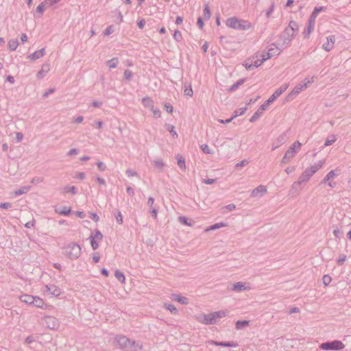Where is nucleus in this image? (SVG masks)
I'll return each instance as SVG.
<instances>
[{
	"label": "nucleus",
	"mask_w": 351,
	"mask_h": 351,
	"mask_svg": "<svg viewBox=\"0 0 351 351\" xmlns=\"http://www.w3.org/2000/svg\"><path fill=\"white\" fill-rule=\"evenodd\" d=\"M335 176H336V174L335 173V171L331 170L327 173V175L325 176V178H324V180H322V182H326L327 181H329L330 180L333 179L335 177Z\"/></svg>",
	"instance_id": "40"
},
{
	"label": "nucleus",
	"mask_w": 351,
	"mask_h": 351,
	"mask_svg": "<svg viewBox=\"0 0 351 351\" xmlns=\"http://www.w3.org/2000/svg\"><path fill=\"white\" fill-rule=\"evenodd\" d=\"M120 349L127 351H138L142 349V345L138 342L131 341L126 336L119 335L114 337Z\"/></svg>",
	"instance_id": "1"
},
{
	"label": "nucleus",
	"mask_w": 351,
	"mask_h": 351,
	"mask_svg": "<svg viewBox=\"0 0 351 351\" xmlns=\"http://www.w3.org/2000/svg\"><path fill=\"white\" fill-rule=\"evenodd\" d=\"M310 172L311 171L308 169H306L302 175L299 177L298 180L295 182V186H300L301 184L308 182L311 177L313 176V174H311Z\"/></svg>",
	"instance_id": "10"
},
{
	"label": "nucleus",
	"mask_w": 351,
	"mask_h": 351,
	"mask_svg": "<svg viewBox=\"0 0 351 351\" xmlns=\"http://www.w3.org/2000/svg\"><path fill=\"white\" fill-rule=\"evenodd\" d=\"M34 297L33 295L25 294L21 296V300L23 302L32 304L34 302Z\"/></svg>",
	"instance_id": "26"
},
{
	"label": "nucleus",
	"mask_w": 351,
	"mask_h": 351,
	"mask_svg": "<svg viewBox=\"0 0 351 351\" xmlns=\"http://www.w3.org/2000/svg\"><path fill=\"white\" fill-rule=\"evenodd\" d=\"M324 10V7L320 6V7H315L311 14L313 15L317 16L318 14Z\"/></svg>",
	"instance_id": "60"
},
{
	"label": "nucleus",
	"mask_w": 351,
	"mask_h": 351,
	"mask_svg": "<svg viewBox=\"0 0 351 351\" xmlns=\"http://www.w3.org/2000/svg\"><path fill=\"white\" fill-rule=\"evenodd\" d=\"M29 189H30V186H23L21 189L15 191H14V194H15L16 196H19V195H21L22 194L27 193Z\"/></svg>",
	"instance_id": "36"
},
{
	"label": "nucleus",
	"mask_w": 351,
	"mask_h": 351,
	"mask_svg": "<svg viewBox=\"0 0 351 351\" xmlns=\"http://www.w3.org/2000/svg\"><path fill=\"white\" fill-rule=\"evenodd\" d=\"M252 27L250 22L245 20L239 19V23H237V27H236V29L239 30H247L250 29Z\"/></svg>",
	"instance_id": "14"
},
{
	"label": "nucleus",
	"mask_w": 351,
	"mask_h": 351,
	"mask_svg": "<svg viewBox=\"0 0 351 351\" xmlns=\"http://www.w3.org/2000/svg\"><path fill=\"white\" fill-rule=\"evenodd\" d=\"M44 55H45V49L43 48V49L36 51L33 53L30 54L29 56V58H31L32 60H36L37 59L40 58Z\"/></svg>",
	"instance_id": "22"
},
{
	"label": "nucleus",
	"mask_w": 351,
	"mask_h": 351,
	"mask_svg": "<svg viewBox=\"0 0 351 351\" xmlns=\"http://www.w3.org/2000/svg\"><path fill=\"white\" fill-rule=\"evenodd\" d=\"M201 149L203 151V152L205 153V154H213V152L209 148L208 145H206V144L202 145H201Z\"/></svg>",
	"instance_id": "54"
},
{
	"label": "nucleus",
	"mask_w": 351,
	"mask_h": 351,
	"mask_svg": "<svg viewBox=\"0 0 351 351\" xmlns=\"http://www.w3.org/2000/svg\"><path fill=\"white\" fill-rule=\"evenodd\" d=\"M247 289L245 283L242 282H238L233 285V287L232 289V291L236 292H239L243 290Z\"/></svg>",
	"instance_id": "24"
},
{
	"label": "nucleus",
	"mask_w": 351,
	"mask_h": 351,
	"mask_svg": "<svg viewBox=\"0 0 351 351\" xmlns=\"http://www.w3.org/2000/svg\"><path fill=\"white\" fill-rule=\"evenodd\" d=\"M19 41L16 39H12L8 42V48L11 51H14L16 49L17 47L19 46Z\"/></svg>",
	"instance_id": "30"
},
{
	"label": "nucleus",
	"mask_w": 351,
	"mask_h": 351,
	"mask_svg": "<svg viewBox=\"0 0 351 351\" xmlns=\"http://www.w3.org/2000/svg\"><path fill=\"white\" fill-rule=\"evenodd\" d=\"M176 158L178 159V165L179 166V167L182 169L185 170L186 169L185 160L180 155H178Z\"/></svg>",
	"instance_id": "37"
},
{
	"label": "nucleus",
	"mask_w": 351,
	"mask_h": 351,
	"mask_svg": "<svg viewBox=\"0 0 351 351\" xmlns=\"http://www.w3.org/2000/svg\"><path fill=\"white\" fill-rule=\"evenodd\" d=\"M114 31V28L113 25H109L104 32V36H109L112 34Z\"/></svg>",
	"instance_id": "52"
},
{
	"label": "nucleus",
	"mask_w": 351,
	"mask_h": 351,
	"mask_svg": "<svg viewBox=\"0 0 351 351\" xmlns=\"http://www.w3.org/2000/svg\"><path fill=\"white\" fill-rule=\"evenodd\" d=\"M142 102L145 107L149 108L150 109L154 107V102L149 97H144Z\"/></svg>",
	"instance_id": "32"
},
{
	"label": "nucleus",
	"mask_w": 351,
	"mask_h": 351,
	"mask_svg": "<svg viewBox=\"0 0 351 351\" xmlns=\"http://www.w3.org/2000/svg\"><path fill=\"white\" fill-rule=\"evenodd\" d=\"M335 43V36L334 35H330L326 37V41L323 43L322 47L326 51H331Z\"/></svg>",
	"instance_id": "8"
},
{
	"label": "nucleus",
	"mask_w": 351,
	"mask_h": 351,
	"mask_svg": "<svg viewBox=\"0 0 351 351\" xmlns=\"http://www.w3.org/2000/svg\"><path fill=\"white\" fill-rule=\"evenodd\" d=\"M267 192V188L264 185H259L258 187L252 190L251 197H261Z\"/></svg>",
	"instance_id": "11"
},
{
	"label": "nucleus",
	"mask_w": 351,
	"mask_h": 351,
	"mask_svg": "<svg viewBox=\"0 0 351 351\" xmlns=\"http://www.w3.org/2000/svg\"><path fill=\"white\" fill-rule=\"evenodd\" d=\"M64 254L71 260H75L81 255V247L76 243H71L64 247Z\"/></svg>",
	"instance_id": "2"
},
{
	"label": "nucleus",
	"mask_w": 351,
	"mask_h": 351,
	"mask_svg": "<svg viewBox=\"0 0 351 351\" xmlns=\"http://www.w3.org/2000/svg\"><path fill=\"white\" fill-rule=\"evenodd\" d=\"M239 23V19L237 17H230L226 20V25L229 27L233 28L236 29V27H237V23Z\"/></svg>",
	"instance_id": "20"
},
{
	"label": "nucleus",
	"mask_w": 351,
	"mask_h": 351,
	"mask_svg": "<svg viewBox=\"0 0 351 351\" xmlns=\"http://www.w3.org/2000/svg\"><path fill=\"white\" fill-rule=\"evenodd\" d=\"M55 211L56 213H58L62 215H68L71 213V209L70 207L68 208L66 206H62L60 208H56L55 209Z\"/></svg>",
	"instance_id": "23"
},
{
	"label": "nucleus",
	"mask_w": 351,
	"mask_h": 351,
	"mask_svg": "<svg viewBox=\"0 0 351 351\" xmlns=\"http://www.w3.org/2000/svg\"><path fill=\"white\" fill-rule=\"evenodd\" d=\"M337 140V138L335 135H332L330 137L328 138L324 143V146L327 147L330 145H332L333 143H335Z\"/></svg>",
	"instance_id": "44"
},
{
	"label": "nucleus",
	"mask_w": 351,
	"mask_h": 351,
	"mask_svg": "<svg viewBox=\"0 0 351 351\" xmlns=\"http://www.w3.org/2000/svg\"><path fill=\"white\" fill-rule=\"evenodd\" d=\"M344 348L345 345L339 340L328 341L319 345V348L323 350H341Z\"/></svg>",
	"instance_id": "3"
},
{
	"label": "nucleus",
	"mask_w": 351,
	"mask_h": 351,
	"mask_svg": "<svg viewBox=\"0 0 351 351\" xmlns=\"http://www.w3.org/2000/svg\"><path fill=\"white\" fill-rule=\"evenodd\" d=\"M43 324L49 329H56L59 326L58 319L52 316H45L43 317Z\"/></svg>",
	"instance_id": "6"
},
{
	"label": "nucleus",
	"mask_w": 351,
	"mask_h": 351,
	"mask_svg": "<svg viewBox=\"0 0 351 351\" xmlns=\"http://www.w3.org/2000/svg\"><path fill=\"white\" fill-rule=\"evenodd\" d=\"M306 88V85L302 84V83L298 84L295 88L291 91V93L287 96V100H291L295 96H297L300 92L304 90Z\"/></svg>",
	"instance_id": "9"
},
{
	"label": "nucleus",
	"mask_w": 351,
	"mask_h": 351,
	"mask_svg": "<svg viewBox=\"0 0 351 351\" xmlns=\"http://www.w3.org/2000/svg\"><path fill=\"white\" fill-rule=\"evenodd\" d=\"M208 343L211 345H215V346H224V347H232L235 348L238 345L237 343H234V341H216L211 340L208 341Z\"/></svg>",
	"instance_id": "16"
},
{
	"label": "nucleus",
	"mask_w": 351,
	"mask_h": 351,
	"mask_svg": "<svg viewBox=\"0 0 351 351\" xmlns=\"http://www.w3.org/2000/svg\"><path fill=\"white\" fill-rule=\"evenodd\" d=\"M346 260V256L345 254H340L339 257V258L337 260V264L339 265H342L344 263Z\"/></svg>",
	"instance_id": "59"
},
{
	"label": "nucleus",
	"mask_w": 351,
	"mask_h": 351,
	"mask_svg": "<svg viewBox=\"0 0 351 351\" xmlns=\"http://www.w3.org/2000/svg\"><path fill=\"white\" fill-rule=\"evenodd\" d=\"M245 82V78H242L239 80L236 83L232 85L229 88V92H233L236 89H237L241 85H242Z\"/></svg>",
	"instance_id": "25"
},
{
	"label": "nucleus",
	"mask_w": 351,
	"mask_h": 351,
	"mask_svg": "<svg viewBox=\"0 0 351 351\" xmlns=\"http://www.w3.org/2000/svg\"><path fill=\"white\" fill-rule=\"evenodd\" d=\"M114 217L119 224L123 223V216L119 210H117L116 213H114Z\"/></svg>",
	"instance_id": "49"
},
{
	"label": "nucleus",
	"mask_w": 351,
	"mask_h": 351,
	"mask_svg": "<svg viewBox=\"0 0 351 351\" xmlns=\"http://www.w3.org/2000/svg\"><path fill=\"white\" fill-rule=\"evenodd\" d=\"M90 238H94L95 240H101L103 235L99 230H96L94 234H91Z\"/></svg>",
	"instance_id": "41"
},
{
	"label": "nucleus",
	"mask_w": 351,
	"mask_h": 351,
	"mask_svg": "<svg viewBox=\"0 0 351 351\" xmlns=\"http://www.w3.org/2000/svg\"><path fill=\"white\" fill-rule=\"evenodd\" d=\"M46 3H45V1L40 3L38 7L36 8V12H38L40 13V14H43L44 10H45V6Z\"/></svg>",
	"instance_id": "50"
},
{
	"label": "nucleus",
	"mask_w": 351,
	"mask_h": 351,
	"mask_svg": "<svg viewBox=\"0 0 351 351\" xmlns=\"http://www.w3.org/2000/svg\"><path fill=\"white\" fill-rule=\"evenodd\" d=\"M90 241V245L92 248L95 250L99 247V245L96 240L94 239V238H89Z\"/></svg>",
	"instance_id": "61"
},
{
	"label": "nucleus",
	"mask_w": 351,
	"mask_h": 351,
	"mask_svg": "<svg viewBox=\"0 0 351 351\" xmlns=\"http://www.w3.org/2000/svg\"><path fill=\"white\" fill-rule=\"evenodd\" d=\"M178 221L184 225L191 226L193 225L191 220H189L187 217L184 216H180L178 217Z\"/></svg>",
	"instance_id": "34"
},
{
	"label": "nucleus",
	"mask_w": 351,
	"mask_h": 351,
	"mask_svg": "<svg viewBox=\"0 0 351 351\" xmlns=\"http://www.w3.org/2000/svg\"><path fill=\"white\" fill-rule=\"evenodd\" d=\"M118 63H119V60L117 58H113L111 60H108L106 62V64L110 69L116 68L117 66Z\"/></svg>",
	"instance_id": "27"
},
{
	"label": "nucleus",
	"mask_w": 351,
	"mask_h": 351,
	"mask_svg": "<svg viewBox=\"0 0 351 351\" xmlns=\"http://www.w3.org/2000/svg\"><path fill=\"white\" fill-rule=\"evenodd\" d=\"M267 108L263 104L254 113L250 119V121L254 123L258 120V119L263 114V112Z\"/></svg>",
	"instance_id": "13"
},
{
	"label": "nucleus",
	"mask_w": 351,
	"mask_h": 351,
	"mask_svg": "<svg viewBox=\"0 0 351 351\" xmlns=\"http://www.w3.org/2000/svg\"><path fill=\"white\" fill-rule=\"evenodd\" d=\"M288 86L287 84L285 85H283L281 87H280L278 89H277L270 97L269 98L266 100L263 104L267 107L268 108V106L270 105V104H271L272 102H274L282 93H284L287 88Z\"/></svg>",
	"instance_id": "5"
},
{
	"label": "nucleus",
	"mask_w": 351,
	"mask_h": 351,
	"mask_svg": "<svg viewBox=\"0 0 351 351\" xmlns=\"http://www.w3.org/2000/svg\"><path fill=\"white\" fill-rule=\"evenodd\" d=\"M248 324H249V321H246V320L241 321V320H239V321H237L236 322L235 326H236V328L237 330H241L244 327L248 326Z\"/></svg>",
	"instance_id": "31"
},
{
	"label": "nucleus",
	"mask_w": 351,
	"mask_h": 351,
	"mask_svg": "<svg viewBox=\"0 0 351 351\" xmlns=\"http://www.w3.org/2000/svg\"><path fill=\"white\" fill-rule=\"evenodd\" d=\"M322 280L324 285L327 286L330 283L332 278L329 275H324Z\"/></svg>",
	"instance_id": "56"
},
{
	"label": "nucleus",
	"mask_w": 351,
	"mask_h": 351,
	"mask_svg": "<svg viewBox=\"0 0 351 351\" xmlns=\"http://www.w3.org/2000/svg\"><path fill=\"white\" fill-rule=\"evenodd\" d=\"M284 49L283 48L278 47V43L277 45L272 43L269 45L268 48V51L267 52V59H269L274 56H278L280 54V51Z\"/></svg>",
	"instance_id": "7"
},
{
	"label": "nucleus",
	"mask_w": 351,
	"mask_h": 351,
	"mask_svg": "<svg viewBox=\"0 0 351 351\" xmlns=\"http://www.w3.org/2000/svg\"><path fill=\"white\" fill-rule=\"evenodd\" d=\"M65 191L66 192H70V193H71L73 195L76 194L77 192V188L75 186H67L65 188Z\"/></svg>",
	"instance_id": "57"
},
{
	"label": "nucleus",
	"mask_w": 351,
	"mask_h": 351,
	"mask_svg": "<svg viewBox=\"0 0 351 351\" xmlns=\"http://www.w3.org/2000/svg\"><path fill=\"white\" fill-rule=\"evenodd\" d=\"M294 35L292 33H287V29H285L283 32L280 36V40L278 41V47L285 49L288 47L291 40L293 38Z\"/></svg>",
	"instance_id": "4"
},
{
	"label": "nucleus",
	"mask_w": 351,
	"mask_h": 351,
	"mask_svg": "<svg viewBox=\"0 0 351 351\" xmlns=\"http://www.w3.org/2000/svg\"><path fill=\"white\" fill-rule=\"evenodd\" d=\"M210 16H211V14H210L209 7L206 4V5H205L204 8V17L205 19L208 20L210 18Z\"/></svg>",
	"instance_id": "45"
},
{
	"label": "nucleus",
	"mask_w": 351,
	"mask_h": 351,
	"mask_svg": "<svg viewBox=\"0 0 351 351\" xmlns=\"http://www.w3.org/2000/svg\"><path fill=\"white\" fill-rule=\"evenodd\" d=\"M168 130L169 131V132L173 137H176V138L178 137V134L175 130L174 126L169 125Z\"/></svg>",
	"instance_id": "62"
},
{
	"label": "nucleus",
	"mask_w": 351,
	"mask_h": 351,
	"mask_svg": "<svg viewBox=\"0 0 351 351\" xmlns=\"http://www.w3.org/2000/svg\"><path fill=\"white\" fill-rule=\"evenodd\" d=\"M43 300L39 297H34V302L32 303V305L36 307L43 308L44 305Z\"/></svg>",
	"instance_id": "29"
},
{
	"label": "nucleus",
	"mask_w": 351,
	"mask_h": 351,
	"mask_svg": "<svg viewBox=\"0 0 351 351\" xmlns=\"http://www.w3.org/2000/svg\"><path fill=\"white\" fill-rule=\"evenodd\" d=\"M296 153L294 152V151L290 150L288 149V150L285 152V158H288L289 160H291L292 158L295 156Z\"/></svg>",
	"instance_id": "58"
},
{
	"label": "nucleus",
	"mask_w": 351,
	"mask_h": 351,
	"mask_svg": "<svg viewBox=\"0 0 351 351\" xmlns=\"http://www.w3.org/2000/svg\"><path fill=\"white\" fill-rule=\"evenodd\" d=\"M114 276L119 281H120L122 283L125 282V275L123 274V273H122L119 270H116L115 273H114Z\"/></svg>",
	"instance_id": "35"
},
{
	"label": "nucleus",
	"mask_w": 351,
	"mask_h": 351,
	"mask_svg": "<svg viewBox=\"0 0 351 351\" xmlns=\"http://www.w3.org/2000/svg\"><path fill=\"white\" fill-rule=\"evenodd\" d=\"M164 306L165 308L169 310L172 314H176L178 313V310L173 304L165 303Z\"/></svg>",
	"instance_id": "38"
},
{
	"label": "nucleus",
	"mask_w": 351,
	"mask_h": 351,
	"mask_svg": "<svg viewBox=\"0 0 351 351\" xmlns=\"http://www.w3.org/2000/svg\"><path fill=\"white\" fill-rule=\"evenodd\" d=\"M298 23L294 21H291L289 23V25L287 27L285 28L287 29V33H292L294 35L295 31L298 30Z\"/></svg>",
	"instance_id": "21"
},
{
	"label": "nucleus",
	"mask_w": 351,
	"mask_h": 351,
	"mask_svg": "<svg viewBox=\"0 0 351 351\" xmlns=\"http://www.w3.org/2000/svg\"><path fill=\"white\" fill-rule=\"evenodd\" d=\"M184 95L189 97H192L193 91L191 84L184 83Z\"/></svg>",
	"instance_id": "28"
},
{
	"label": "nucleus",
	"mask_w": 351,
	"mask_h": 351,
	"mask_svg": "<svg viewBox=\"0 0 351 351\" xmlns=\"http://www.w3.org/2000/svg\"><path fill=\"white\" fill-rule=\"evenodd\" d=\"M266 60H267L264 55H262V59L261 60H256L254 62L253 64H254V68H257L259 66H261L263 62H265Z\"/></svg>",
	"instance_id": "48"
},
{
	"label": "nucleus",
	"mask_w": 351,
	"mask_h": 351,
	"mask_svg": "<svg viewBox=\"0 0 351 351\" xmlns=\"http://www.w3.org/2000/svg\"><path fill=\"white\" fill-rule=\"evenodd\" d=\"M298 188H299V186H295V182H293L292 186H291V189L289 191V193L292 196L296 195L297 191H298Z\"/></svg>",
	"instance_id": "55"
},
{
	"label": "nucleus",
	"mask_w": 351,
	"mask_h": 351,
	"mask_svg": "<svg viewBox=\"0 0 351 351\" xmlns=\"http://www.w3.org/2000/svg\"><path fill=\"white\" fill-rule=\"evenodd\" d=\"M133 75V73L130 70L126 69L124 71V77L128 82L132 80Z\"/></svg>",
	"instance_id": "46"
},
{
	"label": "nucleus",
	"mask_w": 351,
	"mask_h": 351,
	"mask_svg": "<svg viewBox=\"0 0 351 351\" xmlns=\"http://www.w3.org/2000/svg\"><path fill=\"white\" fill-rule=\"evenodd\" d=\"M173 38L177 41L180 42L182 39V34L179 30H176L173 34Z\"/></svg>",
	"instance_id": "53"
},
{
	"label": "nucleus",
	"mask_w": 351,
	"mask_h": 351,
	"mask_svg": "<svg viewBox=\"0 0 351 351\" xmlns=\"http://www.w3.org/2000/svg\"><path fill=\"white\" fill-rule=\"evenodd\" d=\"M301 145L302 144L299 141H295L292 144L289 149L294 151L295 153H297L300 150Z\"/></svg>",
	"instance_id": "39"
},
{
	"label": "nucleus",
	"mask_w": 351,
	"mask_h": 351,
	"mask_svg": "<svg viewBox=\"0 0 351 351\" xmlns=\"http://www.w3.org/2000/svg\"><path fill=\"white\" fill-rule=\"evenodd\" d=\"M165 108L166 111L169 113H171L173 110V106L169 103H166L165 104Z\"/></svg>",
	"instance_id": "64"
},
{
	"label": "nucleus",
	"mask_w": 351,
	"mask_h": 351,
	"mask_svg": "<svg viewBox=\"0 0 351 351\" xmlns=\"http://www.w3.org/2000/svg\"><path fill=\"white\" fill-rule=\"evenodd\" d=\"M247 109V107H244V108H241L239 110H235L234 115L233 117H234V118H235L238 116L243 114L246 112Z\"/></svg>",
	"instance_id": "51"
},
{
	"label": "nucleus",
	"mask_w": 351,
	"mask_h": 351,
	"mask_svg": "<svg viewBox=\"0 0 351 351\" xmlns=\"http://www.w3.org/2000/svg\"><path fill=\"white\" fill-rule=\"evenodd\" d=\"M154 199L152 197H149L147 199V205L149 206V213L152 215V216L154 218H157L158 214V208L154 206Z\"/></svg>",
	"instance_id": "12"
},
{
	"label": "nucleus",
	"mask_w": 351,
	"mask_h": 351,
	"mask_svg": "<svg viewBox=\"0 0 351 351\" xmlns=\"http://www.w3.org/2000/svg\"><path fill=\"white\" fill-rule=\"evenodd\" d=\"M274 7H275L274 3H272L271 5H270L269 8L268 9V10L266 12V16L267 18H269L271 14L274 12Z\"/></svg>",
	"instance_id": "63"
},
{
	"label": "nucleus",
	"mask_w": 351,
	"mask_h": 351,
	"mask_svg": "<svg viewBox=\"0 0 351 351\" xmlns=\"http://www.w3.org/2000/svg\"><path fill=\"white\" fill-rule=\"evenodd\" d=\"M314 27V25H311L308 23L307 28L304 31L303 33L304 37H308L310 35V34L313 32Z\"/></svg>",
	"instance_id": "43"
},
{
	"label": "nucleus",
	"mask_w": 351,
	"mask_h": 351,
	"mask_svg": "<svg viewBox=\"0 0 351 351\" xmlns=\"http://www.w3.org/2000/svg\"><path fill=\"white\" fill-rule=\"evenodd\" d=\"M201 322L206 325L215 324L216 323V320L213 312L204 315L203 320H202Z\"/></svg>",
	"instance_id": "15"
},
{
	"label": "nucleus",
	"mask_w": 351,
	"mask_h": 351,
	"mask_svg": "<svg viewBox=\"0 0 351 351\" xmlns=\"http://www.w3.org/2000/svg\"><path fill=\"white\" fill-rule=\"evenodd\" d=\"M325 161L319 160L317 163L314 164L311 167L307 168L311 173V174H315L319 169H320L324 165Z\"/></svg>",
	"instance_id": "19"
},
{
	"label": "nucleus",
	"mask_w": 351,
	"mask_h": 351,
	"mask_svg": "<svg viewBox=\"0 0 351 351\" xmlns=\"http://www.w3.org/2000/svg\"><path fill=\"white\" fill-rule=\"evenodd\" d=\"M153 165L155 168H156L157 169H158L160 171H162L163 170V168L165 167V164L162 160H156L153 161Z\"/></svg>",
	"instance_id": "33"
},
{
	"label": "nucleus",
	"mask_w": 351,
	"mask_h": 351,
	"mask_svg": "<svg viewBox=\"0 0 351 351\" xmlns=\"http://www.w3.org/2000/svg\"><path fill=\"white\" fill-rule=\"evenodd\" d=\"M215 319L217 318H222L227 315V313L224 311H219L213 312Z\"/></svg>",
	"instance_id": "47"
},
{
	"label": "nucleus",
	"mask_w": 351,
	"mask_h": 351,
	"mask_svg": "<svg viewBox=\"0 0 351 351\" xmlns=\"http://www.w3.org/2000/svg\"><path fill=\"white\" fill-rule=\"evenodd\" d=\"M45 288L47 292L55 296H58L61 293L60 288L54 285H47Z\"/></svg>",
	"instance_id": "17"
},
{
	"label": "nucleus",
	"mask_w": 351,
	"mask_h": 351,
	"mask_svg": "<svg viewBox=\"0 0 351 351\" xmlns=\"http://www.w3.org/2000/svg\"><path fill=\"white\" fill-rule=\"evenodd\" d=\"M171 299L174 301H176L182 304H188L189 300L187 298L181 296L178 294H172Z\"/></svg>",
	"instance_id": "18"
},
{
	"label": "nucleus",
	"mask_w": 351,
	"mask_h": 351,
	"mask_svg": "<svg viewBox=\"0 0 351 351\" xmlns=\"http://www.w3.org/2000/svg\"><path fill=\"white\" fill-rule=\"evenodd\" d=\"M226 226V224L224 223H215L212 226H210L208 228L206 229V231H208V230H217L219 228H221V227H224Z\"/></svg>",
	"instance_id": "42"
}]
</instances>
